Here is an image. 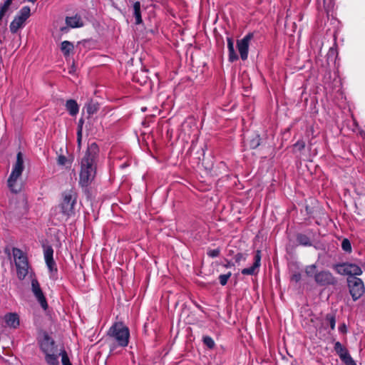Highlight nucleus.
I'll list each match as a JSON object with an SVG mask.
<instances>
[{"mask_svg":"<svg viewBox=\"0 0 365 365\" xmlns=\"http://www.w3.org/2000/svg\"><path fill=\"white\" fill-rule=\"evenodd\" d=\"M21 175L19 173H14L11 171L7 180L8 187L12 192L17 193L20 191V187L16 185L17 179Z\"/></svg>","mask_w":365,"mask_h":365,"instance_id":"4468645a","label":"nucleus"},{"mask_svg":"<svg viewBox=\"0 0 365 365\" xmlns=\"http://www.w3.org/2000/svg\"><path fill=\"white\" fill-rule=\"evenodd\" d=\"M53 250L51 247L48 246L44 250V258L46 265L48 268L49 272L53 273H56L58 269L56 267V264L53 258Z\"/></svg>","mask_w":365,"mask_h":365,"instance_id":"f8f14e48","label":"nucleus"},{"mask_svg":"<svg viewBox=\"0 0 365 365\" xmlns=\"http://www.w3.org/2000/svg\"><path fill=\"white\" fill-rule=\"evenodd\" d=\"M297 241L300 245H302V246L309 247V246L312 245V242L310 238L304 234H302V233L297 234Z\"/></svg>","mask_w":365,"mask_h":365,"instance_id":"5701e85b","label":"nucleus"},{"mask_svg":"<svg viewBox=\"0 0 365 365\" xmlns=\"http://www.w3.org/2000/svg\"><path fill=\"white\" fill-rule=\"evenodd\" d=\"M254 259L255 261L251 267L242 269V274L254 275L257 273L261 261V252L259 250L256 252Z\"/></svg>","mask_w":365,"mask_h":365,"instance_id":"ddd939ff","label":"nucleus"},{"mask_svg":"<svg viewBox=\"0 0 365 365\" xmlns=\"http://www.w3.org/2000/svg\"><path fill=\"white\" fill-rule=\"evenodd\" d=\"M24 170V160H23V155L21 152H19L16 155V161L14 165L12 171H14V173H19L22 174V172Z\"/></svg>","mask_w":365,"mask_h":365,"instance_id":"aec40b11","label":"nucleus"},{"mask_svg":"<svg viewBox=\"0 0 365 365\" xmlns=\"http://www.w3.org/2000/svg\"><path fill=\"white\" fill-rule=\"evenodd\" d=\"M99 148L96 143L88 144L84 156L81 160L78 184L86 190L93 181L97 168Z\"/></svg>","mask_w":365,"mask_h":365,"instance_id":"f257e3e1","label":"nucleus"},{"mask_svg":"<svg viewBox=\"0 0 365 365\" xmlns=\"http://www.w3.org/2000/svg\"><path fill=\"white\" fill-rule=\"evenodd\" d=\"M245 259H246L245 257L242 253H237L235 256V260L236 263H240V261L245 260Z\"/></svg>","mask_w":365,"mask_h":365,"instance_id":"e433bc0d","label":"nucleus"},{"mask_svg":"<svg viewBox=\"0 0 365 365\" xmlns=\"http://www.w3.org/2000/svg\"><path fill=\"white\" fill-rule=\"evenodd\" d=\"M326 319L329 322L331 329L334 330L336 324L335 317L332 314H327Z\"/></svg>","mask_w":365,"mask_h":365,"instance_id":"473e14b6","label":"nucleus"},{"mask_svg":"<svg viewBox=\"0 0 365 365\" xmlns=\"http://www.w3.org/2000/svg\"><path fill=\"white\" fill-rule=\"evenodd\" d=\"M339 331L341 333H346V325L344 324H343L342 325L339 326Z\"/></svg>","mask_w":365,"mask_h":365,"instance_id":"58836bf2","label":"nucleus"},{"mask_svg":"<svg viewBox=\"0 0 365 365\" xmlns=\"http://www.w3.org/2000/svg\"><path fill=\"white\" fill-rule=\"evenodd\" d=\"M24 23L25 22L23 20L16 16L10 24L11 32L13 34L16 33L18 30L23 26Z\"/></svg>","mask_w":365,"mask_h":365,"instance_id":"4be33fe9","label":"nucleus"},{"mask_svg":"<svg viewBox=\"0 0 365 365\" xmlns=\"http://www.w3.org/2000/svg\"><path fill=\"white\" fill-rule=\"evenodd\" d=\"M66 158L64 156L61 155L58 157V164L64 165L66 163Z\"/></svg>","mask_w":365,"mask_h":365,"instance_id":"4c0bfd02","label":"nucleus"},{"mask_svg":"<svg viewBox=\"0 0 365 365\" xmlns=\"http://www.w3.org/2000/svg\"><path fill=\"white\" fill-rule=\"evenodd\" d=\"M30 7L28 6H25L20 9L16 16L25 22L26 19L30 16Z\"/></svg>","mask_w":365,"mask_h":365,"instance_id":"b1692460","label":"nucleus"},{"mask_svg":"<svg viewBox=\"0 0 365 365\" xmlns=\"http://www.w3.org/2000/svg\"><path fill=\"white\" fill-rule=\"evenodd\" d=\"M62 202L60 205L62 213L70 217L74 214V206L76 203L77 193L73 190H66L62 194Z\"/></svg>","mask_w":365,"mask_h":365,"instance_id":"39448f33","label":"nucleus"},{"mask_svg":"<svg viewBox=\"0 0 365 365\" xmlns=\"http://www.w3.org/2000/svg\"><path fill=\"white\" fill-rule=\"evenodd\" d=\"M203 343L210 349L214 348L215 344L214 340L209 336H203Z\"/></svg>","mask_w":365,"mask_h":365,"instance_id":"c756f323","label":"nucleus"},{"mask_svg":"<svg viewBox=\"0 0 365 365\" xmlns=\"http://www.w3.org/2000/svg\"><path fill=\"white\" fill-rule=\"evenodd\" d=\"M66 109L71 116H76L79 111V106L75 100L69 99L66 101Z\"/></svg>","mask_w":365,"mask_h":365,"instance_id":"f3484780","label":"nucleus"},{"mask_svg":"<svg viewBox=\"0 0 365 365\" xmlns=\"http://www.w3.org/2000/svg\"><path fill=\"white\" fill-rule=\"evenodd\" d=\"M86 111L89 115H93L99 109V105L97 103L90 102L86 106Z\"/></svg>","mask_w":365,"mask_h":365,"instance_id":"393cba45","label":"nucleus"},{"mask_svg":"<svg viewBox=\"0 0 365 365\" xmlns=\"http://www.w3.org/2000/svg\"><path fill=\"white\" fill-rule=\"evenodd\" d=\"M66 24L67 26L71 28H80L83 26L81 17L78 14L73 16H67L66 18Z\"/></svg>","mask_w":365,"mask_h":365,"instance_id":"2eb2a0df","label":"nucleus"},{"mask_svg":"<svg viewBox=\"0 0 365 365\" xmlns=\"http://www.w3.org/2000/svg\"><path fill=\"white\" fill-rule=\"evenodd\" d=\"M220 248H217V249H214V250H209L207 252V255L211 258L217 257L220 255Z\"/></svg>","mask_w":365,"mask_h":365,"instance_id":"72a5a7b5","label":"nucleus"},{"mask_svg":"<svg viewBox=\"0 0 365 365\" xmlns=\"http://www.w3.org/2000/svg\"><path fill=\"white\" fill-rule=\"evenodd\" d=\"M74 46L73 43L68 41H64L61 44V51L64 56H69L70 54L73 51Z\"/></svg>","mask_w":365,"mask_h":365,"instance_id":"412c9836","label":"nucleus"},{"mask_svg":"<svg viewBox=\"0 0 365 365\" xmlns=\"http://www.w3.org/2000/svg\"><path fill=\"white\" fill-rule=\"evenodd\" d=\"M231 275H232L231 272H228L227 274H220L219 276V280H220V284L222 286H225V284H227V281H228L229 278L231 277Z\"/></svg>","mask_w":365,"mask_h":365,"instance_id":"2f4dec72","label":"nucleus"},{"mask_svg":"<svg viewBox=\"0 0 365 365\" xmlns=\"http://www.w3.org/2000/svg\"><path fill=\"white\" fill-rule=\"evenodd\" d=\"M259 136L258 135H255L249 142V146L252 149H255L259 145Z\"/></svg>","mask_w":365,"mask_h":365,"instance_id":"cd10ccee","label":"nucleus"},{"mask_svg":"<svg viewBox=\"0 0 365 365\" xmlns=\"http://www.w3.org/2000/svg\"><path fill=\"white\" fill-rule=\"evenodd\" d=\"M111 344L110 345V352H113L117 346L126 347L129 343V329L122 322L114 323L108 331Z\"/></svg>","mask_w":365,"mask_h":365,"instance_id":"f03ea898","label":"nucleus"},{"mask_svg":"<svg viewBox=\"0 0 365 365\" xmlns=\"http://www.w3.org/2000/svg\"><path fill=\"white\" fill-rule=\"evenodd\" d=\"M133 16L135 20V24L139 25L143 24V19L141 15V4L139 1H136L133 4Z\"/></svg>","mask_w":365,"mask_h":365,"instance_id":"dca6fc26","label":"nucleus"},{"mask_svg":"<svg viewBox=\"0 0 365 365\" xmlns=\"http://www.w3.org/2000/svg\"><path fill=\"white\" fill-rule=\"evenodd\" d=\"M232 266V264H231L230 262H227V264H226L225 265V267L228 268V267H231Z\"/></svg>","mask_w":365,"mask_h":365,"instance_id":"a19ab883","label":"nucleus"},{"mask_svg":"<svg viewBox=\"0 0 365 365\" xmlns=\"http://www.w3.org/2000/svg\"><path fill=\"white\" fill-rule=\"evenodd\" d=\"M346 282L353 301L360 299L365 293V286L362 279L357 277H348Z\"/></svg>","mask_w":365,"mask_h":365,"instance_id":"0eeeda50","label":"nucleus"},{"mask_svg":"<svg viewBox=\"0 0 365 365\" xmlns=\"http://www.w3.org/2000/svg\"><path fill=\"white\" fill-rule=\"evenodd\" d=\"M342 250L348 253H351L352 251L351 245L350 241L347 238H344L341 242Z\"/></svg>","mask_w":365,"mask_h":365,"instance_id":"bb28decb","label":"nucleus"},{"mask_svg":"<svg viewBox=\"0 0 365 365\" xmlns=\"http://www.w3.org/2000/svg\"><path fill=\"white\" fill-rule=\"evenodd\" d=\"M336 272L341 275H346L348 277H357L362 274L361 268L355 263L341 262L333 266Z\"/></svg>","mask_w":365,"mask_h":365,"instance_id":"6e6552de","label":"nucleus"},{"mask_svg":"<svg viewBox=\"0 0 365 365\" xmlns=\"http://www.w3.org/2000/svg\"><path fill=\"white\" fill-rule=\"evenodd\" d=\"M337 50L336 48H334V47H331L329 49V51L327 53V59L329 61H333V60H335V58H336L337 56Z\"/></svg>","mask_w":365,"mask_h":365,"instance_id":"c85d7f7f","label":"nucleus"},{"mask_svg":"<svg viewBox=\"0 0 365 365\" xmlns=\"http://www.w3.org/2000/svg\"><path fill=\"white\" fill-rule=\"evenodd\" d=\"M6 324L13 328H16L19 325V319L16 314L9 313L4 317Z\"/></svg>","mask_w":365,"mask_h":365,"instance_id":"a211bd4d","label":"nucleus"},{"mask_svg":"<svg viewBox=\"0 0 365 365\" xmlns=\"http://www.w3.org/2000/svg\"><path fill=\"white\" fill-rule=\"evenodd\" d=\"M31 290L36 297V299L39 302L41 307L46 310L48 308V303L41 289L40 284L36 279L31 280Z\"/></svg>","mask_w":365,"mask_h":365,"instance_id":"9d476101","label":"nucleus"},{"mask_svg":"<svg viewBox=\"0 0 365 365\" xmlns=\"http://www.w3.org/2000/svg\"><path fill=\"white\" fill-rule=\"evenodd\" d=\"M61 31L63 32V33H66L68 31V29L66 26H63L60 29Z\"/></svg>","mask_w":365,"mask_h":365,"instance_id":"ea45409f","label":"nucleus"},{"mask_svg":"<svg viewBox=\"0 0 365 365\" xmlns=\"http://www.w3.org/2000/svg\"><path fill=\"white\" fill-rule=\"evenodd\" d=\"M306 135L308 138H314L316 137L314 129L313 126H309L306 130Z\"/></svg>","mask_w":365,"mask_h":365,"instance_id":"c9c22d12","label":"nucleus"},{"mask_svg":"<svg viewBox=\"0 0 365 365\" xmlns=\"http://www.w3.org/2000/svg\"><path fill=\"white\" fill-rule=\"evenodd\" d=\"M253 38V34L250 33L247 34L241 40H238L237 42V49L239 51L240 57L242 61L247 59L249 44L251 39Z\"/></svg>","mask_w":365,"mask_h":365,"instance_id":"9b49d317","label":"nucleus"},{"mask_svg":"<svg viewBox=\"0 0 365 365\" xmlns=\"http://www.w3.org/2000/svg\"><path fill=\"white\" fill-rule=\"evenodd\" d=\"M83 120L82 119H80L78 127L79 125H82V126H83Z\"/></svg>","mask_w":365,"mask_h":365,"instance_id":"79ce46f5","label":"nucleus"},{"mask_svg":"<svg viewBox=\"0 0 365 365\" xmlns=\"http://www.w3.org/2000/svg\"><path fill=\"white\" fill-rule=\"evenodd\" d=\"M59 356H61V362L63 365H72L68 356V354L64 349H61L60 351Z\"/></svg>","mask_w":365,"mask_h":365,"instance_id":"a878e982","label":"nucleus"},{"mask_svg":"<svg viewBox=\"0 0 365 365\" xmlns=\"http://www.w3.org/2000/svg\"><path fill=\"white\" fill-rule=\"evenodd\" d=\"M13 255L17 269L18 278L22 280L28 274L29 263L27 257L25 256L24 252L18 248H14L13 250Z\"/></svg>","mask_w":365,"mask_h":365,"instance_id":"423d86ee","label":"nucleus"},{"mask_svg":"<svg viewBox=\"0 0 365 365\" xmlns=\"http://www.w3.org/2000/svg\"><path fill=\"white\" fill-rule=\"evenodd\" d=\"M227 48L229 52V61L230 62H234L238 59V56L236 53L234 48V41L232 38L228 37L227 38Z\"/></svg>","mask_w":365,"mask_h":365,"instance_id":"6ab92c4d","label":"nucleus"},{"mask_svg":"<svg viewBox=\"0 0 365 365\" xmlns=\"http://www.w3.org/2000/svg\"><path fill=\"white\" fill-rule=\"evenodd\" d=\"M305 148V143L304 140H298L296 143L294 144V150L295 152H301Z\"/></svg>","mask_w":365,"mask_h":365,"instance_id":"7c9ffc66","label":"nucleus"},{"mask_svg":"<svg viewBox=\"0 0 365 365\" xmlns=\"http://www.w3.org/2000/svg\"><path fill=\"white\" fill-rule=\"evenodd\" d=\"M305 272L309 277H314L315 282L319 286H334L337 284L336 278L328 270L316 272V265L307 266Z\"/></svg>","mask_w":365,"mask_h":365,"instance_id":"20e7f679","label":"nucleus"},{"mask_svg":"<svg viewBox=\"0 0 365 365\" xmlns=\"http://www.w3.org/2000/svg\"><path fill=\"white\" fill-rule=\"evenodd\" d=\"M81 141H82V125H79L78 127V130H77V143H78V147L79 149L81 147Z\"/></svg>","mask_w":365,"mask_h":365,"instance_id":"f704fd0d","label":"nucleus"},{"mask_svg":"<svg viewBox=\"0 0 365 365\" xmlns=\"http://www.w3.org/2000/svg\"><path fill=\"white\" fill-rule=\"evenodd\" d=\"M41 351L45 355V361L48 365H59V351L55 341L47 334H43L39 342Z\"/></svg>","mask_w":365,"mask_h":365,"instance_id":"7ed1b4c3","label":"nucleus"},{"mask_svg":"<svg viewBox=\"0 0 365 365\" xmlns=\"http://www.w3.org/2000/svg\"><path fill=\"white\" fill-rule=\"evenodd\" d=\"M334 349L345 365H356L349 351L339 341L334 343Z\"/></svg>","mask_w":365,"mask_h":365,"instance_id":"1a4fd4ad","label":"nucleus"}]
</instances>
